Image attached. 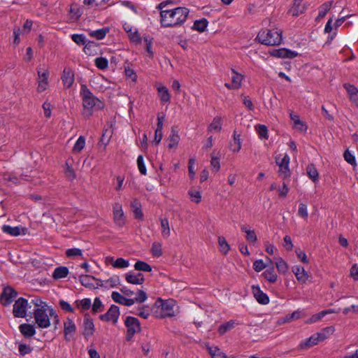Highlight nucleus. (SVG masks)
Instances as JSON below:
<instances>
[{"instance_id": "obj_1", "label": "nucleus", "mask_w": 358, "mask_h": 358, "mask_svg": "<svg viewBox=\"0 0 358 358\" xmlns=\"http://www.w3.org/2000/svg\"><path fill=\"white\" fill-rule=\"evenodd\" d=\"M189 10L185 7H178L160 12V23L164 27L180 26L187 19Z\"/></svg>"}, {"instance_id": "obj_41", "label": "nucleus", "mask_w": 358, "mask_h": 358, "mask_svg": "<svg viewBox=\"0 0 358 358\" xmlns=\"http://www.w3.org/2000/svg\"><path fill=\"white\" fill-rule=\"evenodd\" d=\"M85 145V138L83 136H80L74 144L72 150L74 153H79L84 148Z\"/></svg>"}, {"instance_id": "obj_30", "label": "nucleus", "mask_w": 358, "mask_h": 358, "mask_svg": "<svg viewBox=\"0 0 358 358\" xmlns=\"http://www.w3.org/2000/svg\"><path fill=\"white\" fill-rule=\"evenodd\" d=\"M108 263H110L113 267L117 268H126L129 266V261L122 257H119L116 259L111 257L108 259Z\"/></svg>"}, {"instance_id": "obj_53", "label": "nucleus", "mask_w": 358, "mask_h": 358, "mask_svg": "<svg viewBox=\"0 0 358 358\" xmlns=\"http://www.w3.org/2000/svg\"><path fill=\"white\" fill-rule=\"evenodd\" d=\"M131 207L134 208V217L137 220H142L143 217V214L140 208L138 202H133L131 203Z\"/></svg>"}, {"instance_id": "obj_10", "label": "nucleus", "mask_w": 358, "mask_h": 358, "mask_svg": "<svg viewBox=\"0 0 358 358\" xmlns=\"http://www.w3.org/2000/svg\"><path fill=\"white\" fill-rule=\"evenodd\" d=\"M79 280L82 285L88 288H96L103 285L101 280H99L90 275H80Z\"/></svg>"}, {"instance_id": "obj_50", "label": "nucleus", "mask_w": 358, "mask_h": 358, "mask_svg": "<svg viewBox=\"0 0 358 358\" xmlns=\"http://www.w3.org/2000/svg\"><path fill=\"white\" fill-rule=\"evenodd\" d=\"M76 303H77L78 307L80 308L83 311L89 310L92 305L91 300L88 298L83 299L80 301H76Z\"/></svg>"}, {"instance_id": "obj_56", "label": "nucleus", "mask_w": 358, "mask_h": 358, "mask_svg": "<svg viewBox=\"0 0 358 358\" xmlns=\"http://www.w3.org/2000/svg\"><path fill=\"white\" fill-rule=\"evenodd\" d=\"M298 215L301 217L306 219L308 216L307 205L301 203L298 209Z\"/></svg>"}, {"instance_id": "obj_19", "label": "nucleus", "mask_w": 358, "mask_h": 358, "mask_svg": "<svg viewBox=\"0 0 358 358\" xmlns=\"http://www.w3.org/2000/svg\"><path fill=\"white\" fill-rule=\"evenodd\" d=\"M125 280L131 284L142 285L145 281V278L141 273H134L133 271H129L125 274Z\"/></svg>"}, {"instance_id": "obj_33", "label": "nucleus", "mask_w": 358, "mask_h": 358, "mask_svg": "<svg viewBox=\"0 0 358 358\" xmlns=\"http://www.w3.org/2000/svg\"><path fill=\"white\" fill-rule=\"evenodd\" d=\"M333 3H334L333 1H327V2H324V3H322L319 7L318 15L316 17L317 21L320 20L326 15L327 12L331 9Z\"/></svg>"}, {"instance_id": "obj_7", "label": "nucleus", "mask_w": 358, "mask_h": 358, "mask_svg": "<svg viewBox=\"0 0 358 358\" xmlns=\"http://www.w3.org/2000/svg\"><path fill=\"white\" fill-rule=\"evenodd\" d=\"M28 308V301L20 297L15 301L13 304V313L15 317L24 318L27 315V310Z\"/></svg>"}, {"instance_id": "obj_43", "label": "nucleus", "mask_w": 358, "mask_h": 358, "mask_svg": "<svg viewBox=\"0 0 358 358\" xmlns=\"http://www.w3.org/2000/svg\"><path fill=\"white\" fill-rule=\"evenodd\" d=\"M290 117L294 122V127L295 129L301 131H305L307 129L306 126L300 120L299 116L294 115L293 114H290Z\"/></svg>"}, {"instance_id": "obj_18", "label": "nucleus", "mask_w": 358, "mask_h": 358, "mask_svg": "<svg viewBox=\"0 0 358 358\" xmlns=\"http://www.w3.org/2000/svg\"><path fill=\"white\" fill-rule=\"evenodd\" d=\"M61 78L65 87H71L74 83V73L73 70L70 68H65Z\"/></svg>"}, {"instance_id": "obj_24", "label": "nucleus", "mask_w": 358, "mask_h": 358, "mask_svg": "<svg viewBox=\"0 0 358 358\" xmlns=\"http://www.w3.org/2000/svg\"><path fill=\"white\" fill-rule=\"evenodd\" d=\"M111 297L115 302L120 304L127 306H131L134 305V300L132 299H127L117 292H113Z\"/></svg>"}, {"instance_id": "obj_12", "label": "nucleus", "mask_w": 358, "mask_h": 358, "mask_svg": "<svg viewBox=\"0 0 358 358\" xmlns=\"http://www.w3.org/2000/svg\"><path fill=\"white\" fill-rule=\"evenodd\" d=\"M113 220L119 227H122L125 224V217L122 210V206L119 203H114L113 206Z\"/></svg>"}, {"instance_id": "obj_51", "label": "nucleus", "mask_w": 358, "mask_h": 358, "mask_svg": "<svg viewBox=\"0 0 358 358\" xmlns=\"http://www.w3.org/2000/svg\"><path fill=\"white\" fill-rule=\"evenodd\" d=\"M208 352L212 358H227L226 355L217 348H208Z\"/></svg>"}, {"instance_id": "obj_63", "label": "nucleus", "mask_w": 358, "mask_h": 358, "mask_svg": "<svg viewBox=\"0 0 358 358\" xmlns=\"http://www.w3.org/2000/svg\"><path fill=\"white\" fill-rule=\"evenodd\" d=\"M66 169L64 171L65 176L70 180H73L76 178L74 170L71 167L68 163H66Z\"/></svg>"}, {"instance_id": "obj_27", "label": "nucleus", "mask_w": 358, "mask_h": 358, "mask_svg": "<svg viewBox=\"0 0 358 358\" xmlns=\"http://www.w3.org/2000/svg\"><path fill=\"white\" fill-rule=\"evenodd\" d=\"M109 31V27H105L96 30H88V34L91 37L95 38L96 40H101L106 37Z\"/></svg>"}, {"instance_id": "obj_52", "label": "nucleus", "mask_w": 358, "mask_h": 358, "mask_svg": "<svg viewBox=\"0 0 358 358\" xmlns=\"http://www.w3.org/2000/svg\"><path fill=\"white\" fill-rule=\"evenodd\" d=\"M188 194L192 202L199 203L201 201V194L199 191L189 190Z\"/></svg>"}, {"instance_id": "obj_60", "label": "nucleus", "mask_w": 358, "mask_h": 358, "mask_svg": "<svg viewBox=\"0 0 358 358\" xmlns=\"http://www.w3.org/2000/svg\"><path fill=\"white\" fill-rule=\"evenodd\" d=\"M83 254L82 250L79 248H70L66 251V255L68 257H72L76 256H81Z\"/></svg>"}, {"instance_id": "obj_35", "label": "nucleus", "mask_w": 358, "mask_h": 358, "mask_svg": "<svg viewBox=\"0 0 358 358\" xmlns=\"http://www.w3.org/2000/svg\"><path fill=\"white\" fill-rule=\"evenodd\" d=\"M306 173L313 182H317L319 179V174L317 169L315 165L313 164H310L306 167Z\"/></svg>"}, {"instance_id": "obj_14", "label": "nucleus", "mask_w": 358, "mask_h": 358, "mask_svg": "<svg viewBox=\"0 0 358 358\" xmlns=\"http://www.w3.org/2000/svg\"><path fill=\"white\" fill-rule=\"evenodd\" d=\"M176 306V301L173 299H168L165 301L162 300L161 310L162 316L163 317H173L175 315L174 306Z\"/></svg>"}, {"instance_id": "obj_9", "label": "nucleus", "mask_w": 358, "mask_h": 358, "mask_svg": "<svg viewBox=\"0 0 358 358\" xmlns=\"http://www.w3.org/2000/svg\"><path fill=\"white\" fill-rule=\"evenodd\" d=\"M77 327L72 319L67 317L64 322V338L66 341H70L75 333Z\"/></svg>"}, {"instance_id": "obj_59", "label": "nucleus", "mask_w": 358, "mask_h": 358, "mask_svg": "<svg viewBox=\"0 0 358 358\" xmlns=\"http://www.w3.org/2000/svg\"><path fill=\"white\" fill-rule=\"evenodd\" d=\"M102 307L103 304L101 299L99 297H96L92 305V312L94 313H96L99 311H101Z\"/></svg>"}, {"instance_id": "obj_39", "label": "nucleus", "mask_w": 358, "mask_h": 358, "mask_svg": "<svg viewBox=\"0 0 358 358\" xmlns=\"http://www.w3.org/2000/svg\"><path fill=\"white\" fill-rule=\"evenodd\" d=\"M263 275L269 282L274 283L277 280L278 276H277L276 273L274 271L273 267L266 269L263 273Z\"/></svg>"}, {"instance_id": "obj_16", "label": "nucleus", "mask_w": 358, "mask_h": 358, "mask_svg": "<svg viewBox=\"0 0 358 358\" xmlns=\"http://www.w3.org/2000/svg\"><path fill=\"white\" fill-rule=\"evenodd\" d=\"M37 73L38 77L37 91L38 92L41 93L47 89V87L48 85L49 72L48 70L41 72L38 69L37 71Z\"/></svg>"}, {"instance_id": "obj_28", "label": "nucleus", "mask_w": 358, "mask_h": 358, "mask_svg": "<svg viewBox=\"0 0 358 358\" xmlns=\"http://www.w3.org/2000/svg\"><path fill=\"white\" fill-rule=\"evenodd\" d=\"M124 29L125 31L128 34V36L131 41L134 42L141 41V36L136 28L132 27L129 24H124Z\"/></svg>"}, {"instance_id": "obj_42", "label": "nucleus", "mask_w": 358, "mask_h": 358, "mask_svg": "<svg viewBox=\"0 0 358 358\" xmlns=\"http://www.w3.org/2000/svg\"><path fill=\"white\" fill-rule=\"evenodd\" d=\"M208 25V21L206 19L203 18L201 20H196L193 24L192 29L197 30L199 32H203Z\"/></svg>"}, {"instance_id": "obj_3", "label": "nucleus", "mask_w": 358, "mask_h": 358, "mask_svg": "<svg viewBox=\"0 0 358 358\" xmlns=\"http://www.w3.org/2000/svg\"><path fill=\"white\" fill-rule=\"evenodd\" d=\"M34 317L38 327L47 329L50 326V317L55 320V323L59 322L58 315L55 310L50 307L36 308L34 310Z\"/></svg>"}, {"instance_id": "obj_61", "label": "nucleus", "mask_w": 358, "mask_h": 358, "mask_svg": "<svg viewBox=\"0 0 358 358\" xmlns=\"http://www.w3.org/2000/svg\"><path fill=\"white\" fill-rule=\"evenodd\" d=\"M266 266L267 264H266L262 259H257L253 263V268L257 272L262 271L266 267Z\"/></svg>"}, {"instance_id": "obj_37", "label": "nucleus", "mask_w": 358, "mask_h": 358, "mask_svg": "<svg viewBox=\"0 0 358 358\" xmlns=\"http://www.w3.org/2000/svg\"><path fill=\"white\" fill-rule=\"evenodd\" d=\"M318 343L316 341V339L314 336V335H312L308 338H306L303 341H302L300 344L299 345V348L302 349H307L309 348L313 345H317Z\"/></svg>"}, {"instance_id": "obj_13", "label": "nucleus", "mask_w": 358, "mask_h": 358, "mask_svg": "<svg viewBox=\"0 0 358 358\" xmlns=\"http://www.w3.org/2000/svg\"><path fill=\"white\" fill-rule=\"evenodd\" d=\"M94 332V324L89 314H85L83 319L82 334L85 338L92 336Z\"/></svg>"}, {"instance_id": "obj_23", "label": "nucleus", "mask_w": 358, "mask_h": 358, "mask_svg": "<svg viewBox=\"0 0 358 358\" xmlns=\"http://www.w3.org/2000/svg\"><path fill=\"white\" fill-rule=\"evenodd\" d=\"M180 138L178 130L173 127L168 138V148L169 149L176 148L179 143Z\"/></svg>"}, {"instance_id": "obj_34", "label": "nucleus", "mask_w": 358, "mask_h": 358, "mask_svg": "<svg viewBox=\"0 0 358 358\" xmlns=\"http://www.w3.org/2000/svg\"><path fill=\"white\" fill-rule=\"evenodd\" d=\"M161 233L164 238H168L171 235L169 222L167 218H160Z\"/></svg>"}, {"instance_id": "obj_15", "label": "nucleus", "mask_w": 358, "mask_h": 358, "mask_svg": "<svg viewBox=\"0 0 358 358\" xmlns=\"http://www.w3.org/2000/svg\"><path fill=\"white\" fill-rule=\"evenodd\" d=\"M1 229L3 233L12 236L26 235L28 232V229L22 226L11 227L10 225L4 224L2 226Z\"/></svg>"}, {"instance_id": "obj_25", "label": "nucleus", "mask_w": 358, "mask_h": 358, "mask_svg": "<svg viewBox=\"0 0 358 358\" xmlns=\"http://www.w3.org/2000/svg\"><path fill=\"white\" fill-rule=\"evenodd\" d=\"M19 330L24 338H31L36 334L34 325L30 324H22L19 326Z\"/></svg>"}, {"instance_id": "obj_6", "label": "nucleus", "mask_w": 358, "mask_h": 358, "mask_svg": "<svg viewBox=\"0 0 358 358\" xmlns=\"http://www.w3.org/2000/svg\"><path fill=\"white\" fill-rule=\"evenodd\" d=\"M289 161L290 158L287 154H285L282 159H280V155L275 157V162L279 166V176L284 178H287L290 176Z\"/></svg>"}, {"instance_id": "obj_47", "label": "nucleus", "mask_w": 358, "mask_h": 358, "mask_svg": "<svg viewBox=\"0 0 358 358\" xmlns=\"http://www.w3.org/2000/svg\"><path fill=\"white\" fill-rule=\"evenodd\" d=\"M151 252L152 256L159 257L162 255V243L159 242H154L152 244Z\"/></svg>"}, {"instance_id": "obj_29", "label": "nucleus", "mask_w": 358, "mask_h": 358, "mask_svg": "<svg viewBox=\"0 0 358 358\" xmlns=\"http://www.w3.org/2000/svg\"><path fill=\"white\" fill-rule=\"evenodd\" d=\"M241 229L245 234V238L250 243H255L257 241V237L255 230H252L246 225H242Z\"/></svg>"}, {"instance_id": "obj_2", "label": "nucleus", "mask_w": 358, "mask_h": 358, "mask_svg": "<svg viewBox=\"0 0 358 358\" xmlns=\"http://www.w3.org/2000/svg\"><path fill=\"white\" fill-rule=\"evenodd\" d=\"M80 96L83 100V115L85 117L89 118L92 115V109H101L103 103L95 97L85 85H82L80 88Z\"/></svg>"}, {"instance_id": "obj_5", "label": "nucleus", "mask_w": 358, "mask_h": 358, "mask_svg": "<svg viewBox=\"0 0 358 358\" xmlns=\"http://www.w3.org/2000/svg\"><path fill=\"white\" fill-rule=\"evenodd\" d=\"M124 322L127 327L126 338L130 341L136 333L141 331L140 322L134 317L127 316Z\"/></svg>"}, {"instance_id": "obj_4", "label": "nucleus", "mask_w": 358, "mask_h": 358, "mask_svg": "<svg viewBox=\"0 0 358 358\" xmlns=\"http://www.w3.org/2000/svg\"><path fill=\"white\" fill-rule=\"evenodd\" d=\"M282 31L275 29H264L259 31L257 39L266 45H278L282 43Z\"/></svg>"}, {"instance_id": "obj_54", "label": "nucleus", "mask_w": 358, "mask_h": 358, "mask_svg": "<svg viewBox=\"0 0 358 358\" xmlns=\"http://www.w3.org/2000/svg\"><path fill=\"white\" fill-rule=\"evenodd\" d=\"M137 166L139 170V172L145 176L147 174V169L145 165L143 157L142 155H138L137 157Z\"/></svg>"}, {"instance_id": "obj_8", "label": "nucleus", "mask_w": 358, "mask_h": 358, "mask_svg": "<svg viewBox=\"0 0 358 358\" xmlns=\"http://www.w3.org/2000/svg\"><path fill=\"white\" fill-rule=\"evenodd\" d=\"M120 316V308L115 305H112L108 310L103 315H99V319L102 321L112 322L115 324Z\"/></svg>"}, {"instance_id": "obj_36", "label": "nucleus", "mask_w": 358, "mask_h": 358, "mask_svg": "<svg viewBox=\"0 0 358 358\" xmlns=\"http://www.w3.org/2000/svg\"><path fill=\"white\" fill-rule=\"evenodd\" d=\"M69 274V269L66 266L57 267L52 274L55 279H60L66 278Z\"/></svg>"}, {"instance_id": "obj_11", "label": "nucleus", "mask_w": 358, "mask_h": 358, "mask_svg": "<svg viewBox=\"0 0 358 358\" xmlns=\"http://www.w3.org/2000/svg\"><path fill=\"white\" fill-rule=\"evenodd\" d=\"M17 293L13 288L10 287H5L0 297L1 304L4 306L10 305L17 296Z\"/></svg>"}, {"instance_id": "obj_17", "label": "nucleus", "mask_w": 358, "mask_h": 358, "mask_svg": "<svg viewBox=\"0 0 358 358\" xmlns=\"http://www.w3.org/2000/svg\"><path fill=\"white\" fill-rule=\"evenodd\" d=\"M231 83L224 84V86L229 90H238L241 86V83L243 79V75L236 72L234 69H231Z\"/></svg>"}, {"instance_id": "obj_40", "label": "nucleus", "mask_w": 358, "mask_h": 358, "mask_svg": "<svg viewBox=\"0 0 358 358\" xmlns=\"http://www.w3.org/2000/svg\"><path fill=\"white\" fill-rule=\"evenodd\" d=\"M134 268L138 271L150 272L152 267L148 263L143 261H137L134 264Z\"/></svg>"}, {"instance_id": "obj_62", "label": "nucleus", "mask_w": 358, "mask_h": 358, "mask_svg": "<svg viewBox=\"0 0 358 358\" xmlns=\"http://www.w3.org/2000/svg\"><path fill=\"white\" fill-rule=\"evenodd\" d=\"M344 88L347 91L349 96L358 93V88L353 85L349 83H345L343 85Z\"/></svg>"}, {"instance_id": "obj_32", "label": "nucleus", "mask_w": 358, "mask_h": 358, "mask_svg": "<svg viewBox=\"0 0 358 358\" xmlns=\"http://www.w3.org/2000/svg\"><path fill=\"white\" fill-rule=\"evenodd\" d=\"M157 89L160 101L163 103H169L171 96L168 88L165 86H158Z\"/></svg>"}, {"instance_id": "obj_45", "label": "nucleus", "mask_w": 358, "mask_h": 358, "mask_svg": "<svg viewBox=\"0 0 358 358\" xmlns=\"http://www.w3.org/2000/svg\"><path fill=\"white\" fill-rule=\"evenodd\" d=\"M256 131L262 139H268V129L267 127L264 124H257L255 127Z\"/></svg>"}, {"instance_id": "obj_55", "label": "nucleus", "mask_w": 358, "mask_h": 358, "mask_svg": "<svg viewBox=\"0 0 358 358\" xmlns=\"http://www.w3.org/2000/svg\"><path fill=\"white\" fill-rule=\"evenodd\" d=\"M148 299L146 293L143 290H138L136 293V297L132 299L134 300V304L137 303H143Z\"/></svg>"}, {"instance_id": "obj_26", "label": "nucleus", "mask_w": 358, "mask_h": 358, "mask_svg": "<svg viewBox=\"0 0 358 358\" xmlns=\"http://www.w3.org/2000/svg\"><path fill=\"white\" fill-rule=\"evenodd\" d=\"M292 272L299 281L304 283L308 280V275L303 267L295 266L292 268Z\"/></svg>"}, {"instance_id": "obj_20", "label": "nucleus", "mask_w": 358, "mask_h": 358, "mask_svg": "<svg viewBox=\"0 0 358 358\" xmlns=\"http://www.w3.org/2000/svg\"><path fill=\"white\" fill-rule=\"evenodd\" d=\"M252 293L256 300L261 304L266 305L269 303V298L264 293L258 285L252 286Z\"/></svg>"}, {"instance_id": "obj_22", "label": "nucleus", "mask_w": 358, "mask_h": 358, "mask_svg": "<svg viewBox=\"0 0 358 358\" xmlns=\"http://www.w3.org/2000/svg\"><path fill=\"white\" fill-rule=\"evenodd\" d=\"M271 55L273 57L278 58H294L298 55V53L289 49L280 48L278 50H274Z\"/></svg>"}, {"instance_id": "obj_31", "label": "nucleus", "mask_w": 358, "mask_h": 358, "mask_svg": "<svg viewBox=\"0 0 358 358\" xmlns=\"http://www.w3.org/2000/svg\"><path fill=\"white\" fill-rule=\"evenodd\" d=\"M98 44L92 41H87L83 48L84 52L87 55H94L97 54Z\"/></svg>"}, {"instance_id": "obj_49", "label": "nucleus", "mask_w": 358, "mask_h": 358, "mask_svg": "<svg viewBox=\"0 0 358 358\" xmlns=\"http://www.w3.org/2000/svg\"><path fill=\"white\" fill-rule=\"evenodd\" d=\"M94 63L96 66L101 70L106 69L108 65V59L103 57L96 58L94 60Z\"/></svg>"}, {"instance_id": "obj_44", "label": "nucleus", "mask_w": 358, "mask_h": 358, "mask_svg": "<svg viewBox=\"0 0 358 358\" xmlns=\"http://www.w3.org/2000/svg\"><path fill=\"white\" fill-rule=\"evenodd\" d=\"M71 40L78 45H85L87 40L84 34H73L71 35Z\"/></svg>"}, {"instance_id": "obj_58", "label": "nucleus", "mask_w": 358, "mask_h": 358, "mask_svg": "<svg viewBox=\"0 0 358 358\" xmlns=\"http://www.w3.org/2000/svg\"><path fill=\"white\" fill-rule=\"evenodd\" d=\"M345 160L352 166L356 165V160L355 156L348 150H346L343 154Z\"/></svg>"}, {"instance_id": "obj_46", "label": "nucleus", "mask_w": 358, "mask_h": 358, "mask_svg": "<svg viewBox=\"0 0 358 358\" xmlns=\"http://www.w3.org/2000/svg\"><path fill=\"white\" fill-rule=\"evenodd\" d=\"M275 266L280 273H285L288 271L287 263L281 257L277 258Z\"/></svg>"}, {"instance_id": "obj_38", "label": "nucleus", "mask_w": 358, "mask_h": 358, "mask_svg": "<svg viewBox=\"0 0 358 358\" xmlns=\"http://www.w3.org/2000/svg\"><path fill=\"white\" fill-rule=\"evenodd\" d=\"M222 118L221 117L216 116L213 118L212 122L210 124L208 127V130L210 131H220L222 129Z\"/></svg>"}, {"instance_id": "obj_21", "label": "nucleus", "mask_w": 358, "mask_h": 358, "mask_svg": "<svg viewBox=\"0 0 358 358\" xmlns=\"http://www.w3.org/2000/svg\"><path fill=\"white\" fill-rule=\"evenodd\" d=\"M242 323L237 320H231L222 323L218 328V333L222 336L228 331L235 328L236 326L241 325Z\"/></svg>"}, {"instance_id": "obj_64", "label": "nucleus", "mask_w": 358, "mask_h": 358, "mask_svg": "<svg viewBox=\"0 0 358 358\" xmlns=\"http://www.w3.org/2000/svg\"><path fill=\"white\" fill-rule=\"evenodd\" d=\"M136 314L142 318L147 319L150 315V311L148 307V309L144 307H141L138 308V313Z\"/></svg>"}, {"instance_id": "obj_57", "label": "nucleus", "mask_w": 358, "mask_h": 358, "mask_svg": "<svg viewBox=\"0 0 358 358\" xmlns=\"http://www.w3.org/2000/svg\"><path fill=\"white\" fill-rule=\"evenodd\" d=\"M32 350L33 348L27 344L22 343L18 346L19 352L22 356L31 353Z\"/></svg>"}, {"instance_id": "obj_48", "label": "nucleus", "mask_w": 358, "mask_h": 358, "mask_svg": "<svg viewBox=\"0 0 358 358\" xmlns=\"http://www.w3.org/2000/svg\"><path fill=\"white\" fill-rule=\"evenodd\" d=\"M218 243L220 247V251L224 255H227L230 250V246L227 242L226 239L222 236L218 237Z\"/></svg>"}]
</instances>
